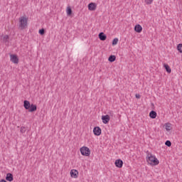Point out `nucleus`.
I'll use <instances>...</instances> for the list:
<instances>
[{
  "instance_id": "423d86ee",
  "label": "nucleus",
  "mask_w": 182,
  "mask_h": 182,
  "mask_svg": "<svg viewBox=\"0 0 182 182\" xmlns=\"http://www.w3.org/2000/svg\"><path fill=\"white\" fill-rule=\"evenodd\" d=\"M102 120L104 124H107L109 122H110V116L109 115H102Z\"/></svg>"
},
{
  "instance_id": "f257e3e1",
  "label": "nucleus",
  "mask_w": 182,
  "mask_h": 182,
  "mask_svg": "<svg viewBox=\"0 0 182 182\" xmlns=\"http://www.w3.org/2000/svg\"><path fill=\"white\" fill-rule=\"evenodd\" d=\"M146 161L150 166H157L159 163V159L156 158V156L151 154V153L147 151Z\"/></svg>"
},
{
  "instance_id": "f8f14e48",
  "label": "nucleus",
  "mask_w": 182,
  "mask_h": 182,
  "mask_svg": "<svg viewBox=\"0 0 182 182\" xmlns=\"http://www.w3.org/2000/svg\"><path fill=\"white\" fill-rule=\"evenodd\" d=\"M134 31L137 32V33H140L141 31H143V27H141L140 24H137L134 26Z\"/></svg>"
},
{
  "instance_id": "6ab92c4d",
  "label": "nucleus",
  "mask_w": 182,
  "mask_h": 182,
  "mask_svg": "<svg viewBox=\"0 0 182 182\" xmlns=\"http://www.w3.org/2000/svg\"><path fill=\"white\" fill-rule=\"evenodd\" d=\"M9 36L6 35L3 37V41H4L5 43L9 42Z\"/></svg>"
},
{
  "instance_id": "cd10ccee",
  "label": "nucleus",
  "mask_w": 182,
  "mask_h": 182,
  "mask_svg": "<svg viewBox=\"0 0 182 182\" xmlns=\"http://www.w3.org/2000/svg\"><path fill=\"white\" fill-rule=\"evenodd\" d=\"M135 97L136 99H140V97H141L140 94H136Z\"/></svg>"
},
{
  "instance_id": "9d476101",
  "label": "nucleus",
  "mask_w": 182,
  "mask_h": 182,
  "mask_svg": "<svg viewBox=\"0 0 182 182\" xmlns=\"http://www.w3.org/2000/svg\"><path fill=\"white\" fill-rule=\"evenodd\" d=\"M23 107L26 109V110H29L31 107V102L28 100L23 101Z\"/></svg>"
},
{
  "instance_id": "2eb2a0df",
  "label": "nucleus",
  "mask_w": 182,
  "mask_h": 182,
  "mask_svg": "<svg viewBox=\"0 0 182 182\" xmlns=\"http://www.w3.org/2000/svg\"><path fill=\"white\" fill-rule=\"evenodd\" d=\"M164 68L166 69L167 73H171V68H170V66L168 64H164Z\"/></svg>"
},
{
  "instance_id": "f03ea898",
  "label": "nucleus",
  "mask_w": 182,
  "mask_h": 182,
  "mask_svg": "<svg viewBox=\"0 0 182 182\" xmlns=\"http://www.w3.org/2000/svg\"><path fill=\"white\" fill-rule=\"evenodd\" d=\"M28 27V18L26 16H21L18 18V28L21 31L26 29Z\"/></svg>"
},
{
  "instance_id": "1a4fd4ad",
  "label": "nucleus",
  "mask_w": 182,
  "mask_h": 182,
  "mask_svg": "<svg viewBox=\"0 0 182 182\" xmlns=\"http://www.w3.org/2000/svg\"><path fill=\"white\" fill-rule=\"evenodd\" d=\"M77 174H79V172L77 170L73 169L70 171L71 177H73L74 178H77Z\"/></svg>"
},
{
  "instance_id": "bb28decb",
  "label": "nucleus",
  "mask_w": 182,
  "mask_h": 182,
  "mask_svg": "<svg viewBox=\"0 0 182 182\" xmlns=\"http://www.w3.org/2000/svg\"><path fill=\"white\" fill-rule=\"evenodd\" d=\"M88 9H89V11H92V3H90L88 4Z\"/></svg>"
},
{
  "instance_id": "4468645a",
  "label": "nucleus",
  "mask_w": 182,
  "mask_h": 182,
  "mask_svg": "<svg viewBox=\"0 0 182 182\" xmlns=\"http://www.w3.org/2000/svg\"><path fill=\"white\" fill-rule=\"evenodd\" d=\"M149 117H151V119H156V117H157V112L154 110L151 111L149 113Z\"/></svg>"
},
{
  "instance_id": "f3484780",
  "label": "nucleus",
  "mask_w": 182,
  "mask_h": 182,
  "mask_svg": "<svg viewBox=\"0 0 182 182\" xmlns=\"http://www.w3.org/2000/svg\"><path fill=\"white\" fill-rule=\"evenodd\" d=\"M165 127H166V130L167 132H170V130H171V124L166 123V124H165Z\"/></svg>"
},
{
  "instance_id": "0eeeda50",
  "label": "nucleus",
  "mask_w": 182,
  "mask_h": 182,
  "mask_svg": "<svg viewBox=\"0 0 182 182\" xmlns=\"http://www.w3.org/2000/svg\"><path fill=\"white\" fill-rule=\"evenodd\" d=\"M114 164L118 168H122L123 167V161L122 159H117Z\"/></svg>"
},
{
  "instance_id": "a878e982",
  "label": "nucleus",
  "mask_w": 182,
  "mask_h": 182,
  "mask_svg": "<svg viewBox=\"0 0 182 182\" xmlns=\"http://www.w3.org/2000/svg\"><path fill=\"white\" fill-rule=\"evenodd\" d=\"M145 2L147 5H151V4L153 2V0H145Z\"/></svg>"
},
{
  "instance_id": "ddd939ff",
  "label": "nucleus",
  "mask_w": 182,
  "mask_h": 182,
  "mask_svg": "<svg viewBox=\"0 0 182 182\" xmlns=\"http://www.w3.org/2000/svg\"><path fill=\"white\" fill-rule=\"evenodd\" d=\"M6 180L7 181H14V175H12V173H7L6 176Z\"/></svg>"
},
{
  "instance_id": "5701e85b",
  "label": "nucleus",
  "mask_w": 182,
  "mask_h": 182,
  "mask_svg": "<svg viewBox=\"0 0 182 182\" xmlns=\"http://www.w3.org/2000/svg\"><path fill=\"white\" fill-rule=\"evenodd\" d=\"M166 146H167V147H171V141H170L169 140H167L165 142Z\"/></svg>"
},
{
  "instance_id": "39448f33",
  "label": "nucleus",
  "mask_w": 182,
  "mask_h": 182,
  "mask_svg": "<svg viewBox=\"0 0 182 182\" xmlns=\"http://www.w3.org/2000/svg\"><path fill=\"white\" fill-rule=\"evenodd\" d=\"M93 133L95 136H100L102 134V129L100 127H95L93 129Z\"/></svg>"
},
{
  "instance_id": "20e7f679",
  "label": "nucleus",
  "mask_w": 182,
  "mask_h": 182,
  "mask_svg": "<svg viewBox=\"0 0 182 182\" xmlns=\"http://www.w3.org/2000/svg\"><path fill=\"white\" fill-rule=\"evenodd\" d=\"M10 60L13 63L18 64L19 63V58H18V56L16 55L11 54L10 55Z\"/></svg>"
},
{
  "instance_id": "aec40b11",
  "label": "nucleus",
  "mask_w": 182,
  "mask_h": 182,
  "mask_svg": "<svg viewBox=\"0 0 182 182\" xmlns=\"http://www.w3.org/2000/svg\"><path fill=\"white\" fill-rule=\"evenodd\" d=\"M117 42H119V38H114V40L112 41V46L117 45Z\"/></svg>"
},
{
  "instance_id": "412c9836",
  "label": "nucleus",
  "mask_w": 182,
  "mask_h": 182,
  "mask_svg": "<svg viewBox=\"0 0 182 182\" xmlns=\"http://www.w3.org/2000/svg\"><path fill=\"white\" fill-rule=\"evenodd\" d=\"M72 14V9L70 6L67 7V15L70 16Z\"/></svg>"
},
{
  "instance_id": "393cba45",
  "label": "nucleus",
  "mask_w": 182,
  "mask_h": 182,
  "mask_svg": "<svg viewBox=\"0 0 182 182\" xmlns=\"http://www.w3.org/2000/svg\"><path fill=\"white\" fill-rule=\"evenodd\" d=\"M38 33H40V35H45V29L44 28L40 29Z\"/></svg>"
},
{
  "instance_id": "7ed1b4c3",
  "label": "nucleus",
  "mask_w": 182,
  "mask_h": 182,
  "mask_svg": "<svg viewBox=\"0 0 182 182\" xmlns=\"http://www.w3.org/2000/svg\"><path fill=\"white\" fill-rule=\"evenodd\" d=\"M80 152L82 156H86L87 157L90 156V149L86 146L80 148Z\"/></svg>"
},
{
  "instance_id": "b1692460",
  "label": "nucleus",
  "mask_w": 182,
  "mask_h": 182,
  "mask_svg": "<svg viewBox=\"0 0 182 182\" xmlns=\"http://www.w3.org/2000/svg\"><path fill=\"white\" fill-rule=\"evenodd\" d=\"M20 132L22 134L25 133V132H26V128L25 127H21Z\"/></svg>"
},
{
  "instance_id": "9b49d317",
  "label": "nucleus",
  "mask_w": 182,
  "mask_h": 182,
  "mask_svg": "<svg viewBox=\"0 0 182 182\" xmlns=\"http://www.w3.org/2000/svg\"><path fill=\"white\" fill-rule=\"evenodd\" d=\"M38 109V107H36V105H33L31 104L30 105V108L28 109V112H30L31 113L33 112H36V109Z\"/></svg>"
},
{
  "instance_id": "dca6fc26",
  "label": "nucleus",
  "mask_w": 182,
  "mask_h": 182,
  "mask_svg": "<svg viewBox=\"0 0 182 182\" xmlns=\"http://www.w3.org/2000/svg\"><path fill=\"white\" fill-rule=\"evenodd\" d=\"M108 60H109V62H110L111 63H112V62H114V60H116V55H111L108 58Z\"/></svg>"
},
{
  "instance_id": "a211bd4d",
  "label": "nucleus",
  "mask_w": 182,
  "mask_h": 182,
  "mask_svg": "<svg viewBox=\"0 0 182 182\" xmlns=\"http://www.w3.org/2000/svg\"><path fill=\"white\" fill-rule=\"evenodd\" d=\"M177 50L179 52V53H182V43L178 44Z\"/></svg>"
},
{
  "instance_id": "6e6552de",
  "label": "nucleus",
  "mask_w": 182,
  "mask_h": 182,
  "mask_svg": "<svg viewBox=\"0 0 182 182\" xmlns=\"http://www.w3.org/2000/svg\"><path fill=\"white\" fill-rule=\"evenodd\" d=\"M98 38L100 39V41H106V39H107V36H106V34H105V33L101 32L99 33L98 35Z\"/></svg>"
},
{
  "instance_id": "4be33fe9",
  "label": "nucleus",
  "mask_w": 182,
  "mask_h": 182,
  "mask_svg": "<svg viewBox=\"0 0 182 182\" xmlns=\"http://www.w3.org/2000/svg\"><path fill=\"white\" fill-rule=\"evenodd\" d=\"M97 5L96 3H92V11H95Z\"/></svg>"
}]
</instances>
